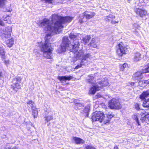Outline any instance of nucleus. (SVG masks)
<instances>
[{"mask_svg": "<svg viewBox=\"0 0 149 149\" xmlns=\"http://www.w3.org/2000/svg\"><path fill=\"white\" fill-rule=\"evenodd\" d=\"M51 19L52 23L46 18L38 22L39 26L43 28L45 32L47 31L50 33L46 35L44 43L41 42L38 44L41 52H43V56L49 59H52V50L51 44L48 40L49 37L52 35V32L56 34L59 33L63 27V24L70 22L73 18L70 16L62 17L57 14H54L52 16Z\"/></svg>", "mask_w": 149, "mask_h": 149, "instance_id": "f257e3e1", "label": "nucleus"}, {"mask_svg": "<svg viewBox=\"0 0 149 149\" xmlns=\"http://www.w3.org/2000/svg\"><path fill=\"white\" fill-rule=\"evenodd\" d=\"M69 37L73 41V43L71 44L70 42L67 37H64L62 39V42L61 47L57 50L58 53H61L65 52L66 49L70 51L73 50L78 51L77 49L79 46V39L82 38L81 42L83 43L84 45H87L91 38L89 36H86L83 37L82 34L79 33L74 34L73 33H71Z\"/></svg>", "mask_w": 149, "mask_h": 149, "instance_id": "f03ea898", "label": "nucleus"}, {"mask_svg": "<svg viewBox=\"0 0 149 149\" xmlns=\"http://www.w3.org/2000/svg\"><path fill=\"white\" fill-rule=\"evenodd\" d=\"M95 79L92 76H90L87 79V81L89 83L93 84V85L89 91V93L92 94H95L96 92L100 89L103 87L106 86L109 84V82L107 79H103L101 81L99 82H97L95 84L93 80Z\"/></svg>", "mask_w": 149, "mask_h": 149, "instance_id": "7ed1b4c3", "label": "nucleus"}, {"mask_svg": "<svg viewBox=\"0 0 149 149\" xmlns=\"http://www.w3.org/2000/svg\"><path fill=\"white\" fill-rule=\"evenodd\" d=\"M72 52L75 54L74 56L77 60H81V62L80 64L78 65L75 67V69H77L80 68L82 65H84L85 61H87L88 59H90L91 57L90 54L88 53L85 54H84V51L83 50H80L79 51L73 50L71 51Z\"/></svg>", "mask_w": 149, "mask_h": 149, "instance_id": "20e7f679", "label": "nucleus"}, {"mask_svg": "<svg viewBox=\"0 0 149 149\" xmlns=\"http://www.w3.org/2000/svg\"><path fill=\"white\" fill-rule=\"evenodd\" d=\"M133 118L136 120L138 125H140V122H143L146 120H149V112L147 113L146 112H141L134 115Z\"/></svg>", "mask_w": 149, "mask_h": 149, "instance_id": "39448f33", "label": "nucleus"}, {"mask_svg": "<svg viewBox=\"0 0 149 149\" xmlns=\"http://www.w3.org/2000/svg\"><path fill=\"white\" fill-rule=\"evenodd\" d=\"M104 116L103 113L101 111H97L93 113L92 117L93 121H99L100 122H103L105 123L109 122V120L106 121L104 120Z\"/></svg>", "mask_w": 149, "mask_h": 149, "instance_id": "423d86ee", "label": "nucleus"}, {"mask_svg": "<svg viewBox=\"0 0 149 149\" xmlns=\"http://www.w3.org/2000/svg\"><path fill=\"white\" fill-rule=\"evenodd\" d=\"M108 105L109 107L111 109H118L121 108L119 100L116 98H113L110 100Z\"/></svg>", "mask_w": 149, "mask_h": 149, "instance_id": "0eeeda50", "label": "nucleus"}, {"mask_svg": "<svg viewBox=\"0 0 149 149\" xmlns=\"http://www.w3.org/2000/svg\"><path fill=\"white\" fill-rule=\"evenodd\" d=\"M22 80V78L19 77H18L14 79L12 81L13 84L11 86V88L13 89V90L15 92L20 88V86L18 83L20 82Z\"/></svg>", "mask_w": 149, "mask_h": 149, "instance_id": "6e6552de", "label": "nucleus"}, {"mask_svg": "<svg viewBox=\"0 0 149 149\" xmlns=\"http://www.w3.org/2000/svg\"><path fill=\"white\" fill-rule=\"evenodd\" d=\"M118 48L116 52L120 56H121L123 54L127 52V48L122 42L120 43L117 46Z\"/></svg>", "mask_w": 149, "mask_h": 149, "instance_id": "1a4fd4ad", "label": "nucleus"}, {"mask_svg": "<svg viewBox=\"0 0 149 149\" xmlns=\"http://www.w3.org/2000/svg\"><path fill=\"white\" fill-rule=\"evenodd\" d=\"M12 31V27L8 26L2 31H1L2 33L1 36L2 38H9L11 36V32Z\"/></svg>", "mask_w": 149, "mask_h": 149, "instance_id": "9d476101", "label": "nucleus"}, {"mask_svg": "<svg viewBox=\"0 0 149 149\" xmlns=\"http://www.w3.org/2000/svg\"><path fill=\"white\" fill-rule=\"evenodd\" d=\"M134 12L138 16L141 17H144L145 16L148 15L147 11L144 8H135Z\"/></svg>", "mask_w": 149, "mask_h": 149, "instance_id": "9b49d317", "label": "nucleus"}, {"mask_svg": "<svg viewBox=\"0 0 149 149\" xmlns=\"http://www.w3.org/2000/svg\"><path fill=\"white\" fill-rule=\"evenodd\" d=\"M73 77L71 76H58V79L61 81V83L63 85L66 84V81L67 80L70 81L72 79Z\"/></svg>", "mask_w": 149, "mask_h": 149, "instance_id": "f8f14e48", "label": "nucleus"}, {"mask_svg": "<svg viewBox=\"0 0 149 149\" xmlns=\"http://www.w3.org/2000/svg\"><path fill=\"white\" fill-rule=\"evenodd\" d=\"M144 68L143 69L139 71H138L136 72L134 74V77L136 79L139 80L141 79L143 77V74L146 73V72H144Z\"/></svg>", "mask_w": 149, "mask_h": 149, "instance_id": "ddd939ff", "label": "nucleus"}, {"mask_svg": "<svg viewBox=\"0 0 149 149\" xmlns=\"http://www.w3.org/2000/svg\"><path fill=\"white\" fill-rule=\"evenodd\" d=\"M83 14V16L85 17L87 19L92 18L95 15V13L88 11H85Z\"/></svg>", "mask_w": 149, "mask_h": 149, "instance_id": "4468645a", "label": "nucleus"}, {"mask_svg": "<svg viewBox=\"0 0 149 149\" xmlns=\"http://www.w3.org/2000/svg\"><path fill=\"white\" fill-rule=\"evenodd\" d=\"M99 44L100 42L98 39L93 38L88 45L90 46H91L93 47L96 48Z\"/></svg>", "mask_w": 149, "mask_h": 149, "instance_id": "2eb2a0df", "label": "nucleus"}, {"mask_svg": "<svg viewBox=\"0 0 149 149\" xmlns=\"http://www.w3.org/2000/svg\"><path fill=\"white\" fill-rule=\"evenodd\" d=\"M53 114L52 112L50 111L46 115L45 117V120L47 122L50 121L53 119Z\"/></svg>", "mask_w": 149, "mask_h": 149, "instance_id": "dca6fc26", "label": "nucleus"}, {"mask_svg": "<svg viewBox=\"0 0 149 149\" xmlns=\"http://www.w3.org/2000/svg\"><path fill=\"white\" fill-rule=\"evenodd\" d=\"M149 95V91H148L143 92L140 96V98L142 100H146L145 98L147 97Z\"/></svg>", "mask_w": 149, "mask_h": 149, "instance_id": "f3484780", "label": "nucleus"}, {"mask_svg": "<svg viewBox=\"0 0 149 149\" xmlns=\"http://www.w3.org/2000/svg\"><path fill=\"white\" fill-rule=\"evenodd\" d=\"M73 139L75 141V143L77 144L83 143L84 142V140L76 137H73Z\"/></svg>", "mask_w": 149, "mask_h": 149, "instance_id": "a211bd4d", "label": "nucleus"}, {"mask_svg": "<svg viewBox=\"0 0 149 149\" xmlns=\"http://www.w3.org/2000/svg\"><path fill=\"white\" fill-rule=\"evenodd\" d=\"M141 54L139 52L135 53L134 55V61H138L141 59Z\"/></svg>", "mask_w": 149, "mask_h": 149, "instance_id": "6ab92c4d", "label": "nucleus"}, {"mask_svg": "<svg viewBox=\"0 0 149 149\" xmlns=\"http://www.w3.org/2000/svg\"><path fill=\"white\" fill-rule=\"evenodd\" d=\"M13 38H11L7 40L6 42V43L7 46L10 47H11L13 45L14 43V40Z\"/></svg>", "mask_w": 149, "mask_h": 149, "instance_id": "aec40b11", "label": "nucleus"}, {"mask_svg": "<svg viewBox=\"0 0 149 149\" xmlns=\"http://www.w3.org/2000/svg\"><path fill=\"white\" fill-rule=\"evenodd\" d=\"M32 115L33 116L34 118H36L38 114V111L37 108L35 107H32Z\"/></svg>", "mask_w": 149, "mask_h": 149, "instance_id": "412c9836", "label": "nucleus"}, {"mask_svg": "<svg viewBox=\"0 0 149 149\" xmlns=\"http://www.w3.org/2000/svg\"><path fill=\"white\" fill-rule=\"evenodd\" d=\"M147 84V80H141L138 83V85L142 87H144Z\"/></svg>", "mask_w": 149, "mask_h": 149, "instance_id": "4be33fe9", "label": "nucleus"}, {"mask_svg": "<svg viewBox=\"0 0 149 149\" xmlns=\"http://www.w3.org/2000/svg\"><path fill=\"white\" fill-rule=\"evenodd\" d=\"M143 105L144 107L149 108V99L147 100H144L143 104Z\"/></svg>", "mask_w": 149, "mask_h": 149, "instance_id": "5701e85b", "label": "nucleus"}, {"mask_svg": "<svg viewBox=\"0 0 149 149\" xmlns=\"http://www.w3.org/2000/svg\"><path fill=\"white\" fill-rule=\"evenodd\" d=\"M75 105L79 109H81L84 106V104H83L79 102L75 103Z\"/></svg>", "mask_w": 149, "mask_h": 149, "instance_id": "b1692460", "label": "nucleus"}, {"mask_svg": "<svg viewBox=\"0 0 149 149\" xmlns=\"http://www.w3.org/2000/svg\"><path fill=\"white\" fill-rule=\"evenodd\" d=\"M5 54V53L3 48L0 47V55L2 58H4Z\"/></svg>", "mask_w": 149, "mask_h": 149, "instance_id": "393cba45", "label": "nucleus"}, {"mask_svg": "<svg viewBox=\"0 0 149 149\" xmlns=\"http://www.w3.org/2000/svg\"><path fill=\"white\" fill-rule=\"evenodd\" d=\"M115 18V17L114 16L110 15L108 16H106L105 18V19L106 21H109L110 20L109 19L111 18L113 19H114Z\"/></svg>", "mask_w": 149, "mask_h": 149, "instance_id": "a878e982", "label": "nucleus"}, {"mask_svg": "<svg viewBox=\"0 0 149 149\" xmlns=\"http://www.w3.org/2000/svg\"><path fill=\"white\" fill-rule=\"evenodd\" d=\"M90 105L88 104L85 107L84 109V112L86 113H88L90 111Z\"/></svg>", "mask_w": 149, "mask_h": 149, "instance_id": "bb28decb", "label": "nucleus"}, {"mask_svg": "<svg viewBox=\"0 0 149 149\" xmlns=\"http://www.w3.org/2000/svg\"><path fill=\"white\" fill-rule=\"evenodd\" d=\"M10 17L9 16L5 15H3L2 19L3 20L5 21H8L10 20Z\"/></svg>", "mask_w": 149, "mask_h": 149, "instance_id": "cd10ccee", "label": "nucleus"}, {"mask_svg": "<svg viewBox=\"0 0 149 149\" xmlns=\"http://www.w3.org/2000/svg\"><path fill=\"white\" fill-rule=\"evenodd\" d=\"M6 0H0V7H4L5 6Z\"/></svg>", "mask_w": 149, "mask_h": 149, "instance_id": "c85d7f7f", "label": "nucleus"}, {"mask_svg": "<svg viewBox=\"0 0 149 149\" xmlns=\"http://www.w3.org/2000/svg\"><path fill=\"white\" fill-rule=\"evenodd\" d=\"M27 103L29 104V105L32 108V107H34L33 106V105L34 104V102L32 101H28L27 102Z\"/></svg>", "mask_w": 149, "mask_h": 149, "instance_id": "c756f323", "label": "nucleus"}, {"mask_svg": "<svg viewBox=\"0 0 149 149\" xmlns=\"http://www.w3.org/2000/svg\"><path fill=\"white\" fill-rule=\"evenodd\" d=\"M143 72H149V64L146 67L144 68V71Z\"/></svg>", "mask_w": 149, "mask_h": 149, "instance_id": "7c9ffc66", "label": "nucleus"}, {"mask_svg": "<svg viewBox=\"0 0 149 149\" xmlns=\"http://www.w3.org/2000/svg\"><path fill=\"white\" fill-rule=\"evenodd\" d=\"M86 149H95L94 146L91 145L86 146Z\"/></svg>", "mask_w": 149, "mask_h": 149, "instance_id": "2f4dec72", "label": "nucleus"}, {"mask_svg": "<svg viewBox=\"0 0 149 149\" xmlns=\"http://www.w3.org/2000/svg\"><path fill=\"white\" fill-rule=\"evenodd\" d=\"M114 116V114H110V115H107V118L108 119H111L112 117Z\"/></svg>", "mask_w": 149, "mask_h": 149, "instance_id": "473e14b6", "label": "nucleus"}, {"mask_svg": "<svg viewBox=\"0 0 149 149\" xmlns=\"http://www.w3.org/2000/svg\"><path fill=\"white\" fill-rule=\"evenodd\" d=\"M42 1H45L46 3H52V1L51 0H41Z\"/></svg>", "mask_w": 149, "mask_h": 149, "instance_id": "72a5a7b5", "label": "nucleus"}, {"mask_svg": "<svg viewBox=\"0 0 149 149\" xmlns=\"http://www.w3.org/2000/svg\"><path fill=\"white\" fill-rule=\"evenodd\" d=\"M118 23V21H116L113 20H112L111 21V23L112 24H115L116 23Z\"/></svg>", "mask_w": 149, "mask_h": 149, "instance_id": "f704fd0d", "label": "nucleus"}, {"mask_svg": "<svg viewBox=\"0 0 149 149\" xmlns=\"http://www.w3.org/2000/svg\"><path fill=\"white\" fill-rule=\"evenodd\" d=\"M128 65L127 64L125 63L123 64L122 68H126L127 67Z\"/></svg>", "mask_w": 149, "mask_h": 149, "instance_id": "c9c22d12", "label": "nucleus"}, {"mask_svg": "<svg viewBox=\"0 0 149 149\" xmlns=\"http://www.w3.org/2000/svg\"><path fill=\"white\" fill-rule=\"evenodd\" d=\"M135 107L136 109L137 110H138L139 109V105L138 104H135Z\"/></svg>", "mask_w": 149, "mask_h": 149, "instance_id": "e433bc0d", "label": "nucleus"}, {"mask_svg": "<svg viewBox=\"0 0 149 149\" xmlns=\"http://www.w3.org/2000/svg\"><path fill=\"white\" fill-rule=\"evenodd\" d=\"M4 25V23H3V22L0 19V25L3 26Z\"/></svg>", "mask_w": 149, "mask_h": 149, "instance_id": "4c0bfd02", "label": "nucleus"}, {"mask_svg": "<svg viewBox=\"0 0 149 149\" xmlns=\"http://www.w3.org/2000/svg\"><path fill=\"white\" fill-rule=\"evenodd\" d=\"M79 22L81 23H82L83 22V21H82V20L81 19H80L79 20Z\"/></svg>", "mask_w": 149, "mask_h": 149, "instance_id": "58836bf2", "label": "nucleus"}, {"mask_svg": "<svg viewBox=\"0 0 149 149\" xmlns=\"http://www.w3.org/2000/svg\"><path fill=\"white\" fill-rule=\"evenodd\" d=\"M8 61H4V63L6 64H7L8 63Z\"/></svg>", "mask_w": 149, "mask_h": 149, "instance_id": "ea45409f", "label": "nucleus"}, {"mask_svg": "<svg viewBox=\"0 0 149 149\" xmlns=\"http://www.w3.org/2000/svg\"><path fill=\"white\" fill-rule=\"evenodd\" d=\"M135 83L134 82H131V85L132 86H133L134 85Z\"/></svg>", "mask_w": 149, "mask_h": 149, "instance_id": "a19ab883", "label": "nucleus"}, {"mask_svg": "<svg viewBox=\"0 0 149 149\" xmlns=\"http://www.w3.org/2000/svg\"><path fill=\"white\" fill-rule=\"evenodd\" d=\"M114 149H118V148L117 146H115L114 148Z\"/></svg>", "mask_w": 149, "mask_h": 149, "instance_id": "79ce46f5", "label": "nucleus"}, {"mask_svg": "<svg viewBox=\"0 0 149 149\" xmlns=\"http://www.w3.org/2000/svg\"><path fill=\"white\" fill-rule=\"evenodd\" d=\"M113 114L112 113H111L109 112V113H108V114H107V116L110 115V114Z\"/></svg>", "mask_w": 149, "mask_h": 149, "instance_id": "37998d69", "label": "nucleus"}, {"mask_svg": "<svg viewBox=\"0 0 149 149\" xmlns=\"http://www.w3.org/2000/svg\"><path fill=\"white\" fill-rule=\"evenodd\" d=\"M147 84H149V79L148 80H147Z\"/></svg>", "mask_w": 149, "mask_h": 149, "instance_id": "c03bdc74", "label": "nucleus"}, {"mask_svg": "<svg viewBox=\"0 0 149 149\" xmlns=\"http://www.w3.org/2000/svg\"><path fill=\"white\" fill-rule=\"evenodd\" d=\"M129 2H130L131 0H127Z\"/></svg>", "mask_w": 149, "mask_h": 149, "instance_id": "a18cd8bd", "label": "nucleus"}, {"mask_svg": "<svg viewBox=\"0 0 149 149\" xmlns=\"http://www.w3.org/2000/svg\"><path fill=\"white\" fill-rule=\"evenodd\" d=\"M7 11H9V12H10V10H7Z\"/></svg>", "mask_w": 149, "mask_h": 149, "instance_id": "49530a36", "label": "nucleus"}]
</instances>
